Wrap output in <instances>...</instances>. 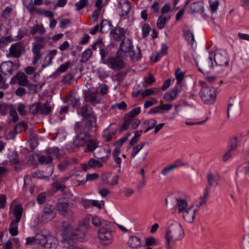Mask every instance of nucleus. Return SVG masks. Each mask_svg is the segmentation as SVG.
I'll list each match as a JSON object with an SVG mask.
<instances>
[{
  "instance_id": "nucleus-1",
  "label": "nucleus",
  "mask_w": 249,
  "mask_h": 249,
  "mask_svg": "<svg viewBox=\"0 0 249 249\" xmlns=\"http://www.w3.org/2000/svg\"><path fill=\"white\" fill-rule=\"evenodd\" d=\"M164 235L165 248L173 249L176 242L183 239L184 232L181 225L177 221L170 220Z\"/></svg>"
},
{
  "instance_id": "nucleus-2",
  "label": "nucleus",
  "mask_w": 249,
  "mask_h": 249,
  "mask_svg": "<svg viewBox=\"0 0 249 249\" xmlns=\"http://www.w3.org/2000/svg\"><path fill=\"white\" fill-rule=\"evenodd\" d=\"M62 227L63 228V236L64 242L66 241H69L71 244L72 242H74L71 239L77 240L79 242H82L85 238V233L77 229H73L71 225L67 222L62 223Z\"/></svg>"
},
{
  "instance_id": "nucleus-3",
  "label": "nucleus",
  "mask_w": 249,
  "mask_h": 249,
  "mask_svg": "<svg viewBox=\"0 0 249 249\" xmlns=\"http://www.w3.org/2000/svg\"><path fill=\"white\" fill-rule=\"evenodd\" d=\"M198 84L201 87L199 96L203 102L207 105L213 104L216 97V89L212 87L208 86L204 81H199Z\"/></svg>"
},
{
  "instance_id": "nucleus-4",
  "label": "nucleus",
  "mask_w": 249,
  "mask_h": 249,
  "mask_svg": "<svg viewBox=\"0 0 249 249\" xmlns=\"http://www.w3.org/2000/svg\"><path fill=\"white\" fill-rule=\"evenodd\" d=\"M100 149L101 152H103L105 154V155L103 156H98L97 157L98 160L89 159L87 163L83 165V170L84 171H86L89 168L93 169L100 168L103 166V162H105L108 160L111 152L110 150L107 149L106 150L103 148H101Z\"/></svg>"
},
{
  "instance_id": "nucleus-5",
  "label": "nucleus",
  "mask_w": 249,
  "mask_h": 249,
  "mask_svg": "<svg viewBox=\"0 0 249 249\" xmlns=\"http://www.w3.org/2000/svg\"><path fill=\"white\" fill-rule=\"evenodd\" d=\"M110 69L114 71H119L124 69L125 63L121 56L120 51L117 52L115 56H109L104 63Z\"/></svg>"
},
{
  "instance_id": "nucleus-6",
  "label": "nucleus",
  "mask_w": 249,
  "mask_h": 249,
  "mask_svg": "<svg viewBox=\"0 0 249 249\" xmlns=\"http://www.w3.org/2000/svg\"><path fill=\"white\" fill-rule=\"evenodd\" d=\"M55 214L52 206L47 205L43 208V213L38 215V221L41 223H47L55 217Z\"/></svg>"
},
{
  "instance_id": "nucleus-7",
  "label": "nucleus",
  "mask_w": 249,
  "mask_h": 249,
  "mask_svg": "<svg viewBox=\"0 0 249 249\" xmlns=\"http://www.w3.org/2000/svg\"><path fill=\"white\" fill-rule=\"evenodd\" d=\"M118 127L116 124H111L102 132V138L105 141H111L118 131Z\"/></svg>"
},
{
  "instance_id": "nucleus-8",
  "label": "nucleus",
  "mask_w": 249,
  "mask_h": 249,
  "mask_svg": "<svg viewBox=\"0 0 249 249\" xmlns=\"http://www.w3.org/2000/svg\"><path fill=\"white\" fill-rule=\"evenodd\" d=\"M26 8L31 14L36 13L38 15L44 16L49 18H52L53 16V13L52 11L42 8H36V6H34L32 2L30 3L26 2Z\"/></svg>"
},
{
  "instance_id": "nucleus-9",
  "label": "nucleus",
  "mask_w": 249,
  "mask_h": 249,
  "mask_svg": "<svg viewBox=\"0 0 249 249\" xmlns=\"http://www.w3.org/2000/svg\"><path fill=\"white\" fill-rule=\"evenodd\" d=\"M214 61L219 66H227L229 64L228 55L226 51L218 50L214 54Z\"/></svg>"
},
{
  "instance_id": "nucleus-10",
  "label": "nucleus",
  "mask_w": 249,
  "mask_h": 249,
  "mask_svg": "<svg viewBox=\"0 0 249 249\" xmlns=\"http://www.w3.org/2000/svg\"><path fill=\"white\" fill-rule=\"evenodd\" d=\"M44 239L41 243V246L44 247L46 249H56L58 241L57 239L53 235L50 234L44 235Z\"/></svg>"
},
{
  "instance_id": "nucleus-11",
  "label": "nucleus",
  "mask_w": 249,
  "mask_h": 249,
  "mask_svg": "<svg viewBox=\"0 0 249 249\" xmlns=\"http://www.w3.org/2000/svg\"><path fill=\"white\" fill-rule=\"evenodd\" d=\"M197 209L191 205L180 213L183 218L187 222L192 223L196 217V213Z\"/></svg>"
},
{
  "instance_id": "nucleus-12",
  "label": "nucleus",
  "mask_w": 249,
  "mask_h": 249,
  "mask_svg": "<svg viewBox=\"0 0 249 249\" xmlns=\"http://www.w3.org/2000/svg\"><path fill=\"white\" fill-rule=\"evenodd\" d=\"M112 232L106 231L104 230L98 231V238L100 243L105 246L110 245L112 242Z\"/></svg>"
},
{
  "instance_id": "nucleus-13",
  "label": "nucleus",
  "mask_w": 249,
  "mask_h": 249,
  "mask_svg": "<svg viewBox=\"0 0 249 249\" xmlns=\"http://www.w3.org/2000/svg\"><path fill=\"white\" fill-rule=\"evenodd\" d=\"M68 203H59L57 204V208L59 213L68 218L72 217L73 212L69 208Z\"/></svg>"
},
{
  "instance_id": "nucleus-14",
  "label": "nucleus",
  "mask_w": 249,
  "mask_h": 249,
  "mask_svg": "<svg viewBox=\"0 0 249 249\" xmlns=\"http://www.w3.org/2000/svg\"><path fill=\"white\" fill-rule=\"evenodd\" d=\"M85 102H89L92 105H95L101 102V98L97 96L96 91H87L84 93Z\"/></svg>"
},
{
  "instance_id": "nucleus-15",
  "label": "nucleus",
  "mask_w": 249,
  "mask_h": 249,
  "mask_svg": "<svg viewBox=\"0 0 249 249\" xmlns=\"http://www.w3.org/2000/svg\"><path fill=\"white\" fill-rule=\"evenodd\" d=\"M180 92V89L178 86H176L171 90L165 92L163 96V99L166 102H171L176 100Z\"/></svg>"
},
{
  "instance_id": "nucleus-16",
  "label": "nucleus",
  "mask_w": 249,
  "mask_h": 249,
  "mask_svg": "<svg viewBox=\"0 0 249 249\" xmlns=\"http://www.w3.org/2000/svg\"><path fill=\"white\" fill-rule=\"evenodd\" d=\"M90 135L88 132L80 133L75 139L73 143L76 147L83 146L87 144Z\"/></svg>"
},
{
  "instance_id": "nucleus-17",
  "label": "nucleus",
  "mask_w": 249,
  "mask_h": 249,
  "mask_svg": "<svg viewBox=\"0 0 249 249\" xmlns=\"http://www.w3.org/2000/svg\"><path fill=\"white\" fill-rule=\"evenodd\" d=\"M22 52V46L19 43L12 44L9 49V53L7 54L8 57L18 58L20 57Z\"/></svg>"
},
{
  "instance_id": "nucleus-18",
  "label": "nucleus",
  "mask_w": 249,
  "mask_h": 249,
  "mask_svg": "<svg viewBox=\"0 0 249 249\" xmlns=\"http://www.w3.org/2000/svg\"><path fill=\"white\" fill-rule=\"evenodd\" d=\"M44 239V234H36V236L33 237H28L26 238L25 246L33 245L35 244L41 245Z\"/></svg>"
},
{
  "instance_id": "nucleus-19",
  "label": "nucleus",
  "mask_w": 249,
  "mask_h": 249,
  "mask_svg": "<svg viewBox=\"0 0 249 249\" xmlns=\"http://www.w3.org/2000/svg\"><path fill=\"white\" fill-rule=\"evenodd\" d=\"M14 64L11 61L2 63L0 66V70L5 75H11L13 71Z\"/></svg>"
},
{
  "instance_id": "nucleus-20",
  "label": "nucleus",
  "mask_w": 249,
  "mask_h": 249,
  "mask_svg": "<svg viewBox=\"0 0 249 249\" xmlns=\"http://www.w3.org/2000/svg\"><path fill=\"white\" fill-rule=\"evenodd\" d=\"M176 204L175 208L178 210V212L179 213L189 207L188 206V202L185 199L179 197L176 198Z\"/></svg>"
},
{
  "instance_id": "nucleus-21",
  "label": "nucleus",
  "mask_w": 249,
  "mask_h": 249,
  "mask_svg": "<svg viewBox=\"0 0 249 249\" xmlns=\"http://www.w3.org/2000/svg\"><path fill=\"white\" fill-rule=\"evenodd\" d=\"M183 32L186 40L193 47L195 43V40L192 31L188 26H185Z\"/></svg>"
},
{
  "instance_id": "nucleus-22",
  "label": "nucleus",
  "mask_w": 249,
  "mask_h": 249,
  "mask_svg": "<svg viewBox=\"0 0 249 249\" xmlns=\"http://www.w3.org/2000/svg\"><path fill=\"white\" fill-rule=\"evenodd\" d=\"M23 212V209L22 206L19 204L16 205L13 210V214L15 219L12 221L19 223L21 220Z\"/></svg>"
},
{
  "instance_id": "nucleus-23",
  "label": "nucleus",
  "mask_w": 249,
  "mask_h": 249,
  "mask_svg": "<svg viewBox=\"0 0 249 249\" xmlns=\"http://www.w3.org/2000/svg\"><path fill=\"white\" fill-rule=\"evenodd\" d=\"M99 141L96 138H89L87 142V151H93L99 146Z\"/></svg>"
},
{
  "instance_id": "nucleus-24",
  "label": "nucleus",
  "mask_w": 249,
  "mask_h": 249,
  "mask_svg": "<svg viewBox=\"0 0 249 249\" xmlns=\"http://www.w3.org/2000/svg\"><path fill=\"white\" fill-rule=\"evenodd\" d=\"M18 85L22 86H27L28 84L27 76L23 72H19L14 77Z\"/></svg>"
},
{
  "instance_id": "nucleus-25",
  "label": "nucleus",
  "mask_w": 249,
  "mask_h": 249,
  "mask_svg": "<svg viewBox=\"0 0 249 249\" xmlns=\"http://www.w3.org/2000/svg\"><path fill=\"white\" fill-rule=\"evenodd\" d=\"M132 47V43L129 39H124L121 43L120 50L126 53L131 51Z\"/></svg>"
},
{
  "instance_id": "nucleus-26",
  "label": "nucleus",
  "mask_w": 249,
  "mask_h": 249,
  "mask_svg": "<svg viewBox=\"0 0 249 249\" xmlns=\"http://www.w3.org/2000/svg\"><path fill=\"white\" fill-rule=\"evenodd\" d=\"M128 244L132 248H137L141 246V240L139 237L132 236L128 241Z\"/></svg>"
},
{
  "instance_id": "nucleus-27",
  "label": "nucleus",
  "mask_w": 249,
  "mask_h": 249,
  "mask_svg": "<svg viewBox=\"0 0 249 249\" xmlns=\"http://www.w3.org/2000/svg\"><path fill=\"white\" fill-rule=\"evenodd\" d=\"M93 113L92 108L88 105H85L81 108V115L85 118H89L93 115Z\"/></svg>"
},
{
  "instance_id": "nucleus-28",
  "label": "nucleus",
  "mask_w": 249,
  "mask_h": 249,
  "mask_svg": "<svg viewBox=\"0 0 249 249\" xmlns=\"http://www.w3.org/2000/svg\"><path fill=\"white\" fill-rule=\"evenodd\" d=\"M123 16L127 15L131 9V2L128 0H124L123 3L120 4Z\"/></svg>"
},
{
  "instance_id": "nucleus-29",
  "label": "nucleus",
  "mask_w": 249,
  "mask_h": 249,
  "mask_svg": "<svg viewBox=\"0 0 249 249\" xmlns=\"http://www.w3.org/2000/svg\"><path fill=\"white\" fill-rule=\"evenodd\" d=\"M46 30L43 27V25L36 24L34 25L31 30V34L32 35H35L36 33H38L41 36L45 34Z\"/></svg>"
},
{
  "instance_id": "nucleus-30",
  "label": "nucleus",
  "mask_w": 249,
  "mask_h": 249,
  "mask_svg": "<svg viewBox=\"0 0 249 249\" xmlns=\"http://www.w3.org/2000/svg\"><path fill=\"white\" fill-rule=\"evenodd\" d=\"M52 110V107L49 102H46L44 104H41L40 114L41 115H47L49 114Z\"/></svg>"
},
{
  "instance_id": "nucleus-31",
  "label": "nucleus",
  "mask_w": 249,
  "mask_h": 249,
  "mask_svg": "<svg viewBox=\"0 0 249 249\" xmlns=\"http://www.w3.org/2000/svg\"><path fill=\"white\" fill-rule=\"evenodd\" d=\"M90 119L87 121L85 125V129H87L89 130H90L91 128L94 127L97 128L98 127L97 124V117L95 115H92L90 116Z\"/></svg>"
},
{
  "instance_id": "nucleus-32",
  "label": "nucleus",
  "mask_w": 249,
  "mask_h": 249,
  "mask_svg": "<svg viewBox=\"0 0 249 249\" xmlns=\"http://www.w3.org/2000/svg\"><path fill=\"white\" fill-rule=\"evenodd\" d=\"M125 31L121 28H116L112 33V36L114 39L116 41L120 40L124 36Z\"/></svg>"
},
{
  "instance_id": "nucleus-33",
  "label": "nucleus",
  "mask_w": 249,
  "mask_h": 249,
  "mask_svg": "<svg viewBox=\"0 0 249 249\" xmlns=\"http://www.w3.org/2000/svg\"><path fill=\"white\" fill-rule=\"evenodd\" d=\"M145 144V142H142L137 145L132 146L133 148L130 155L131 160L133 159L136 156L139 152L142 149Z\"/></svg>"
},
{
  "instance_id": "nucleus-34",
  "label": "nucleus",
  "mask_w": 249,
  "mask_h": 249,
  "mask_svg": "<svg viewBox=\"0 0 249 249\" xmlns=\"http://www.w3.org/2000/svg\"><path fill=\"white\" fill-rule=\"evenodd\" d=\"M121 153V148L120 147H116L113 151L112 156L115 163L118 165L119 168L121 167L122 162L121 159L119 157Z\"/></svg>"
},
{
  "instance_id": "nucleus-35",
  "label": "nucleus",
  "mask_w": 249,
  "mask_h": 249,
  "mask_svg": "<svg viewBox=\"0 0 249 249\" xmlns=\"http://www.w3.org/2000/svg\"><path fill=\"white\" fill-rule=\"evenodd\" d=\"M100 230H104L106 231L112 232L113 231V224L107 220H102Z\"/></svg>"
},
{
  "instance_id": "nucleus-36",
  "label": "nucleus",
  "mask_w": 249,
  "mask_h": 249,
  "mask_svg": "<svg viewBox=\"0 0 249 249\" xmlns=\"http://www.w3.org/2000/svg\"><path fill=\"white\" fill-rule=\"evenodd\" d=\"M170 17H165L164 16H160L157 19V27L160 29H163L167 21L169 20Z\"/></svg>"
},
{
  "instance_id": "nucleus-37",
  "label": "nucleus",
  "mask_w": 249,
  "mask_h": 249,
  "mask_svg": "<svg viewBox=\"0 0 249 249\" xmlns=\"http://www.w3.org/2000/svg\"><path fill=\"white\" fill-rule=\"evenodd\" d=\"M190 9L193 12H201L203 10V5L202 2H193L190 5Z\"/></svg>"
},
{
  "instance_id": "nucleus-38",
  "label": "nucleus",
  "mask_w": 249,
  "mask_h": 249,
  "mask_svg": "<svg viewBox=\"0 0 249 249\" xmlns=\"http://www.w3.org/2000/svg\"><path fill=\"white\" fill-rule=\"evenodd\" d=\"M167 50L168 47L166 46V45L162 44L161 45V49L155 55L154 61L156 62L158 61L160 57L166 55L167 53Z\"/></svg>"
},
{
  "instance_id": "nucleus-39",
  "label": "nucleus",
  "mask_w": 249,
  "mask_h": 249,
  "mask_svg": "<svg viewBox=\"0 0 249 249\" xmlns=\"http://www.w3.org/2000/svg\"><path fill=\"white\" fill-rule=\"evenodd\" d=\"M18 222L12 221L10 225L9 231L12 236H16L18 234Z\"/></svg>"
},
{
  "instance_id": "nucleus-40",
  "label": "nucleus",
  "mask_w": 249,
  "mask_h": 249,
  "mask_svg": "<svg viewBox=\"0 0 249 249\" xmlns=\"http://www.w3.org/2000/svg\"><path fill=\"white\" fill-rule=\"evenodd\" d=\"M176 79H177L176 86H179L182 85V81L184 77V73L180 70V69H177L175 73Z\"/></svg>"
},
{
  "instance_id": "nucleus-41",
  "label": "nucleus",
  "mask_w": 249,
  "mask_h": 249,
  "mask_svg": "<svg viewBox=\"0 0 249 249\" xmlns=\"http://www.w3.org/2000/svg\"><path fill=\"white\" fill-rule=\"evenodd\" d=\"M38 161L41 164H48L51 163L53 161V159L51 156L46 152L45 155H42L38 157Z\"/></svg>"
},
{
  "instance_id": "nucleus-42",
  "label": "nucleus",
  "mask_w": 249,
  "mask_h": 249,
  "mask_svg": "<svg viewBox=\"0 0 249 249\" xmlns=\"http://www.w3.org/2000/svg\"><path fill=\"white\" fill-rule=\"evenodd\" d=\"M207 181L210 186H212L215 184H217L219 177L214 176L212 173H210L207 176Z\"/></svg>"
},
{
  "instance_id": "nucleus-43",
  "label": "nucleus",
  "mask_w": 249,
  "mask_h": 249,
  "mask_svg": "<svg viewBox=\"0 0 249 249\" xmlns=\"http://www.w3.org/2000/svg\"><path fill=\"white\" fill-rule=\"evenodd\" d=\"M92 54V52L90 49H87L83 53L81 59V62H86L91 57Z\"/></svg>"
},
{
  "instance_id": "nucleus-44",
  "label": "nucleus",
  "mask_w": 249,
  "mask_h": 249,
  "mask_svg": "<svg viewBox=\"0 0 249 249\" xmlns=\"http://www.w3.org/2000/svg\"><path fill=\"white\" fill-rule=\"evenodd\" d=\"M41 103L37 102L31 106L30 107V111L32 114L40 113Z\"/></svg>"
},
{
  "instance_id": "nucleus-45",
  "label": "nucleus",
  "mask_w": 249,
  "mask_h": 249,
  "mask_svg": "<svg viewBox=\"0 0 249 249\" xmlns=\"http://www.w3.org/2000/svg\"><path fill=\"white\" fill-rule=\"evenodd\" d=\"M239 107L238 106L233 105V104H229L227 108L228 117H229L230 113L231 112L232 114H236L239 112Z\"/></svg>"
},
{
  "instance_id": "nucleus-46",
  "label": "nucleus",
  "mask_w": 249,
  "mask_h": 249,
  "mask_svg": "<svg viewBox=\"0 0 249 249\" xmlns=\"http://www.w3.org/2000/svg\"><path fill=\"white\" fill-rule=\"evenodd\" d=\"M67 99L74 107L78 105L80 101V99L79 98H76L71 94H70L68 96Z\"/></svg>"
},
{
  "instance_id": "nucleus-47",
  "label": "nucleus",
  "mask_w": 249,
  "mask_h": 249,
  "mask_svg": "<svg viewBox=\"0 0 249 249\" xmlns=\"http://www.w3.org/2000/svg\"><path fill=\"white\" fill-rule=\"evenodd\" d=\"M71 163V161L70 160L66 159L58 165V168L60 171H63L70 166Z\"/></svg>"
},
{
  "instance_id": "nucleus-48",
  "label": "nucleus",
  "mask_w": 249,
  "mask_h": 249,
  "mask_svg": "<svg viewBox=\"0 0 249 249\" xmlns=\"http://www.w3.org/2000/svg\"><path fill=\"white\" fill-rule=\"evenodd\" d=\"M47 153L49 155L51 156L52 159L54 157L58 158L59 155V150L56 147H53L49 149Z\"/></svg>"
},
{
  "instance_id": "nucleus-49",
  "label": "nucleus",
  "mask_w": 249,
  "mask_h": 249,
  "mask_svg": "<svg viewBox=\"0 0 249 249\" xmlns=\"http://www.w3.org/2000/svg\"><path fill=\"white\" fill-rule=\"evenodd\" d=\"M237 142L238 141L236 137H234L230 139L228 149L232 151L235 150L237 147Z\"/></svg>"
},
{
  "instance_id": "nucleus-50",
  "label": "nucleus",
  "mask_w": 249,
  "mask_h": 249,
  "mask_svg": "<svg viewBox=\"0 0 249 249\" xmlns=\"http://www.w3.org/2000/svg\"><path fill=\"white\" fill-rule=\"evenodd\" d=\"M32 52L33 53V60L32 64L33 65H36L42 57V54L40 52H37L33 50H32Z\"/></svg>"
},
{
  "instance_id": "nucleus-51",
  "label": "nucleus",
  "mask_w": 249,
  "mask_h": 249,
  "mask_svg": "<svg viewBox=\"0 0 249 249\" xmlns=\"http://www.w3.org/2000/svg\"><path fill=\"white\" fill-rule=\"evenodd\" d=\"M88 4V0H80L76 3L75 7L76 10L79 11L85 7Z\"/></svg>"
},
{
  "instance_id": "nucleus-52",
  "label": "nucleus",
  "mask_w": 249,
  "mask_h": 249,
  "mask_svg": "<svg viewBox=\"0 0 249 249\" xmlns=\"http://www.w3.org/2000/svg\"><path fill=\"white\" fill-rule=\"evenodd\" d=\"M130 56L133 60L136 61L139 60L141 58V53L139 48L137 47L135 52L133 51L132 52V54H130Z\"/></svg>"
},
{
  "instance_id": "nucleus-53",
  "label": "nucleus",
  "mask_w": 249,
  "mask_h": 249,
  "mask_svg": "<svg viewBox=\"0 0 249 249\" xmlns=\"http://www.w3.org/2000/svg\"><path fill=\"white\" fill-rule=\"evenodd\" d=\"M174 169L181 166H185L188 165L187 162L183 161L181 160H178L172 163Z\"/></svg>"
},
{
  "instance_id": "nucleus-54",
  "label": "nucleus",
  "mask_w": 249,
  "mask_h": 249,
  "mask_svg": "<svg viewBox=\"0 0 249 249\" xmlns=\"http://www.w3.org/2000/svg\"><path fill=\"white\" fill-rule=\"evenodd\" d=\"M141 107H136L133 108L128 114V117L130 119H132L135 117L137 115H138L141 112Z\"/></svg>"
},
{
  "instance_id": "nucleus-55",
  "label": "nucleus",
  "mask_w": 249,
  "mask_h": 249,
  "mask_svg": "<svg viewBox=\"0 0 249 249\" xmlns=\"http://www.w3.org/2000/svg\"><path fill=\"white\" fill-rule=\"evenodd\" d=\"M45 46V42L34 43L33 44L32 50L37 52H40V50L43 49Z\"/></svg>"
},
{
  "instance_id": "nucleus-56",
  "label": "nucleus",
  "mask_w": 249,
  "mask_h": 249,
  "mask_svg": "<svg viewBox=\"0 0 249 249\" xmlns=\"http://www.w3.org/2000/svg\"><path fill=\"white\" fill-rule=\"evenodd\" d=\"M121 193H123L126 196H130L134 193L133 189L129 188H124L120 191Z\"/></svg>"
},
{
  "instance_id": "nucleus-57",
  "label": "nucleus",
  "mask_w": 249,
  "mask_h": 249,
  "mask_svg": "<svg viewBox=\"0 0 249 249\" xmlns=\"http://www.w3.org/2000/svg\"><path fill=\"white\" fill-rule=\"evenodd\" d=\"M77 200L85 208H88L91 205V200H88L84 198H78Z\"/></svg>"
},
{
  "instance_id": "nucleus-58",
  "label": "nucleus",
  "mask_w": 249,
  "mask_h": 249,
  "mask_svg": "<svg viewBox=\"0 0 249 249\" xmlns=\"http://www.w3.org/2000/svg\"><path fill=\"white\" fill-rule=\"evenodd\" d=\"M108 88L106 85L102 84L99 87L97 90L100 94L104 95L108 92Z\"/></svg>"
},
{
  "instance_id": "nucleus-59",
  "label": "nucleus",
  "mask_w": 249,
  "mask_h": 249,
  "mask_svg": "<svg viewBox=\"0 0 249 249\" xmlns=\"http://www.w3.org/2000/svg\"><path fill=\"white\" fill-rule=\"evenodd\" d=\"M126 107H127L126 104L123 101L120 103H118L115 104L114 105H113L112 106V108H117L119 109H122V110H124L126 109Z\"/></svg>"
},
{
  "instance_id": "nucleus-60",
  "label": "nucleus",
  "mask_w": 249,
  "mask_h": 249,
  "mask_svg": "<svg viewBox=\"0 0 249 249\" xmlns=\"http://www.w3.org/2000/svg\"><path fill=\"white\" fill-rule=\"evenodd\" d=\"M155 81V78L152 75H149L147 77L145 78L144 86L148 87L150 86Z\"/></svg>"
},
{
  "instance_id": "nucleus-61",
  "label": "nucleus",
  "mask_w": 249,
  "mask_h": 249,
  "mask_svg": "<svg viewBox=\"0 0 249 249\" xmlns=\"http://www.w3.org/2000/svg\"><path fill=\"white\" fill-rule=\"evenodd\" d=\"M156 124H157V121L154 119H148V120H146L144 122V124L147 125L151 129H152L154 127H155Z\"/></svg>"
},
{
  "instance_id": "nucleus-62",
  "label": "nucleus",
  "mask_w": 249,
  "mask_h": 249,
  "mask_svg": "<svg viewBox=\"0 0 249 249\" xmlns=\"http://www.w3.org/2000/svg\"><path fill=\"white\" fill-rule=\"evenodd\" d=\"M65 188L66 186L64 184L57 182L54 183L53 185V188L55 191L59 190L63 191Z\"/></svg>"
},
{
  "instance_id": "nucleus-63",
  "label": "nucleus",
  "mask_w": 249,
  "mask_h": 249,
  "mask_svg": "<svg viewBox=\"0 0 249 249\" xmlns=\"http://www.w3.org/2000/svg\"><path fill=\"white\" fill-rule=\"evenodd\" d=\"M13 9L10 6L6 7L2 13V17L5 18H7L9 17L10 14L12 12Z\"/></svg>"
},
{
  "instance_id": "nucleus-64",
  "label": "nucleus",
  "mask_w": 249,
  "mask_h": 249,
  "mask_svg": "<svg viewBox=\"0 0 249 249\" xmlns=\"http://www.w3.org/2000/svg\"><path fill=\"white\" fill-rule=\"evenodd\" d=\"M17 110L20 115L24 116L26 115L27 111L25 110V106L23 104H19L17 107Z\"/></svg>"
}]
</instances>
